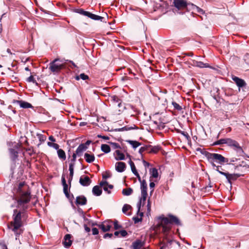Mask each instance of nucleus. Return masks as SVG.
I'll return each mask as SVG.
<instances>
[{"instance_id": "f257e3e1", "label": "nucleus", "mask_w": 249, "mask_h": 249, "mask_svg": "<svg viewBox=\"0 0 249 249\" xmlns=\"http://www.w3.org/2000/svg\"><path fill=\"white\" fill-rule=\"evenodd\" d=\"M24 204H23L21 206L22 208L20 210H14L12 215L13 221L11 222L10 225L8 226V228L11 229L14 232L16 237H18L22 233L23 231L20 229V228L23 225V221L25 220L28 217V214L26 211L28 207L24 205Z\"/></svg>"}, {"instance_id": "f03ea898", "label": "nucleus", "mask_w": 249, "mask_h": 249, "mask_svg": "<svg viewBox=\"0 0 249 249\" xmlns=\"http://www.w3.org/2000/svg\"><path fill=\"white\" fill-rule=\"evenodd\" d=\"M25 182H21L19 183L18 188V192L19 195V198L17 200V207L18 208L23 204H27L30 201L31 198V191L27 187V190L22 189L25 185Z\"/></svg>"}, {"instance_id": "7ed1b4c3", "label": "nucleus", "mask_w": 249, "mask_h": 249, "mask_svg": "<svg viewBox=\"0 0 249 249\" xmlns=\"http://www.w3.org/2000/svg\"><path fill=\"white\" fill-rule=\"evenodd\" d=\"M158 219L160 220L161 224L165 225L174 224L178 226H181L182 224L179 218L175 215L172 214H168L167 217H164L163 215L160 216Z\"/></svg>"}, {"instance_id": "20e7f679", "label": "nucleus", "mask_w": 249, "mask_h": 249, "mask_svg": "<svg viewBox=\"0 0 249 249\" xmlns=\"http://www.w3.org/2000/svg\"><path fill=\"white\" fill-rule=\"evenodd\" d=\"M205 156L207 159H211L212 160H213L215 161L220 164H223L226 163L227 164L230 165V163H229V160L225 158L221 154L205 152Z\"/></svg>"}, {"instance_id": "39448f33", "label": "nucleus", "mask_w": 249, "mask_h": 249, "mask_svg": "<svg viewBox=\"0 0 249 249\" xmlns=\"http://www.w3.org/2000/svg\"><path fill=\"white\" fill-rule=\"evenodd\" d=\"M12 145L9 144L12 147L9 149L10 156L11 160L13 162H15L18 158V154L20 150L21 144L16 142H11Z\"/></svg>"}, {"instance_id": "423d86ee", "label": "nucleus", "mask_w": 249, "mask_h": 249, "mask_svg": "<svg viewBox=\"0 0 249 249\" xmlns=\"http://www.w3.org/2000/svg\"><path fill=\"white\" fill-rule=\"evenodd\" d=\"M221 175L224 176L226 177L227 182L231 185V181H234L238 178L243 176L240 174H230L228 172L221 173Z\"/></svg>"}, {"instance_id": "0eeeda50", "label": "nucleus", "mask_w": 249, "mask_h": 249, "mask_svg": "<svg viewBox=\"0 0 249 249\" xmlns=\"http://www.w3.org/2000/svg\"><path fill=\"white\" fill-rule=\"evenodd\" d=\"M59 59H55L50 63L49 69L53 72H58L62 68V64H56V62L58 61Z\"/></svg>"}, {"instance_id": "6e6552de", "label": "nucleus", "mask_w": 249, "mask_h": 249, "mask_svg": "<svg viewBox=\"0 0 249 249\" xmlns=\"http://www.w3.org/2000/svg\"><path fill=\"white\" fill-rule=\"evenodd\" d=\"M174 6L178 10H183L187 6V0H173Z\"/></svg>"}, {"instance_id": "1a4fd4ad", "label": "nucleus", "mask_w": 249, "mask_h": 249, "mask_svg": "<svg viewBox=\"0 0 249 249\" xmlns=\"http://www.w3.org/2000/svg\"><path fill=\"white\" fill-rule=\"evenodd\" d=\"M12 103L14 104H18L20 107L22 108H33L34 107L31 104L23 100H13Z\"/></svg>"}, {"instance_id": "9d476101", "label": "nucleus", "mask_w": 249, "mask_h": 249, "mask_svg": "<svg viewBox=\"0 0 249 249\" xmlns=\"http://www.w3.org/2000/svg\"><path fill=\"white\" fill-rule=\"evenodd\" d=\"M71 235L70 234H67L65 235L62 244L65 248H69L72 244L71 240Z\"/></svg>"}, {"instance_id": "9b49d317", "label": "nucleus", "mask_w": 249, "mask_h": 249, "mask_svg": "<svg viewBox=\"0 0 249 249\" xmlns=\"http://www.w3.org/2000/svg\"><path fill=\"white\" fill-rule=\"evenodd\" d=\"M91 182V180L88 176H81L79 179V183L83 186H88Z\"/></svg>"}, {"instance_id": "f8f14e48", "label": "nucleus", "mask_w": 249, "mask_h": 249, "mask_svg": "<svg viewBox=\"0 0 249 249\" xmlns=\"http://www.w3.org/2000/svg\"><path fill=\"white\" fill-rule=\"evenodd\" d=\"M145 245V242L139 239H136L133 242L131 245L132 249H141Z\"/></svg>"}, {"instance_id": "ddd939ff", "label": "nucleus", "mask_w": 249, "mask_h": 249, "mask_svg": "<svg viewBox=\"0 0 249 249\" xmlns=\"http://www.w3.org/2000/svg\"><path fill=\"white\" fill-rule=\"evenodd\" d=\"M232 79L239 88L245 87L246 86L245 81L241 78L235 76H233Z\"/></svg>"}, {"instance_id": "4468645a", "label": "nucleus", "mask_w": 249, "mask_h": 249, "mask_svg": "<svg viewBox=\"0 0 249 249\" xmlns=\"http://www.w3.org/2000/svg\"><path fill=\"white\" fill-rule=\"evenodd\" d=\"M75 204L76 205H85L87 204V198L83 195H81L77 196L75 199Z\"/></svg>"}, {"instance_id": "2eb2a0df", "label": "nucleus", "mask_w": 249, "mask_h": 249, "mask_svg": "<svg viewBox=\"0 0 249 249\" xmlns=\"http://www.w3.org/2000/svg\"><path fill=\"white\" fill-rule=\"evenodd\" d=\"M141 194L142 197L140 198L139 201L137 204L138 213H139L140 211L142 204V206L144 205L147 196V193H141Z\"/></svg>"}, {"instance_id": "dca6fc26", "label": "nucleus", "mask_w": 249, "mask_h": 249, "mask_svg": "<svg viewBox=\"0 0 249 249\" xmlns=\"http://www.w3.org/2000/svg\"><path fill=\"white\" fill-rule=\"evenodd\" d=\"M112 221H105L103 224L99 225V227L103 231V232H107L109 231L111 228V225L110 224V223H111Z\"/></svg>"}, {"instance_id": "f3484780", "label": "nucleus", "mask_w": 249, "mask_h": 249, "mask_svg": "<svg viewBox=\"0 0 249 249\" xmlns=\"http://www.w3.org/2000/svg\"><path fill=\"white\" fill-rule=\"evenodd\" d=\"M126 164L122 161L117 162L115 164V170L119 173H122L125 170Z\"/></svg>"}, {"instance_id": "a211bd4d", "label": "nucleus", "mask_w": 249, "mask_h": 249, "mask_svg": "<svg viewBox=\"0 0 249 249\" xmlns=\"http://www.w3.org/2000/svg\"><path fill=\"white\" fill-rule=\"evenodd\" d=\"M88 17L92 19L95 20H100L101 21L103 22H107L106 19L105 18L103 17H101L98 15H95L94 14H92L90 12H89L88 15Z\"/></svg>"}, {"instance_id": "6ab92c4d", "label": "nucleus", "mask_w": 249, "mask_h": 249, "mask_svg": "<svg viewBox=\"0 0 249 249\" xmlns=\"http://www.w3.org/2000/svg\"><path fill=\"white\" fill-rule=\"evenodd\" d=\"M231 148L235 150L239 156H242L243 154H245L242 147L237 141L234 143Z\"/></svg>"}, {"instance_id": "aec40b11", "label": "nucleus", "mask_w": 249, "mask_h": 249, "mask_svg": "<svg viewBox=\"0 0 249 249\" xmlns=\"http://www.w3.org/2000/svg\"><path fill=\"white\" fill-rule=\"evenodd\" d=\"M87 149V146H86L85 144H83V143H81L77 148L75 152L76 153L78 157H81L83 155V152Z\"/></svg>"}, {"instance_id": "412c9836", "label": "nucleus", "mask_w": 249, "mask_h": 249, "mask_svg": "<svg viewBox=\"0 0 249 249\" xmlns=\"http://www.w3.org/2000/svg\"><path fill=\"white\" fill-rule=\"evenodd\" d=\"M92 193L93 195L98 196L102 195V190L100 188L99 186L96 185L93 187Z\"/></svg>"}, {"instance_id": "4be33fe9", "label": "nucleus", "mask_w": 249, "mask_h": 249, "mask_svg": "<svg viewBox=\"0 0 249 249\" xmlns=\"http://www.w3.org/2000/svg\"><path fill=\"white\" fill-rule=\"evenodd\" d=\"M61 181L63 187V192L67 193V192H68V190L70 189L71 186H70L69 187L68 185L67 184L65 177L64 174H63L62 176Z\"/></svg>"}, {"instance_id": "5701e85b", "label": "nucleus", "mask_w": 249, "mask_h": 249, "mask_svg": "<svg viewBox=\"0 0 249 249\" xmlns=\"http://www.w3.org/2000/svg\"><path fill=\"white\" fill-rule=\"evenodd\" d=\"M116 154V156L115 157V159L116 160H122L125 159L124 155L122 153L120 150H116L114 154Z\"/></svg>"}, {"instance_id": "b1692460", "label": "nucleus", "mask_w": 249, "mask_h": 249, "mask_svg": "<svg viewBox=\"0 0 249 249\" xmlns=\"http://www.w3.org/2000/svg\"><path fill=\"white\" fill-rule=\"evenodd\" d=\"M84 158L86 162L88 163H91L95 160V157L93 154L90 155L87 153L84 154Z\"/></svg>"}, {"instance_id": "393cba45", "label": "nucleus", "mask_w": 249, "mask_h": 249, "mask_svg": "<svg viewBox=\"0 0 249 249\" xmlns=\"http://www.w3.org/2000/svg\"><path fill=\"white\" fill-rule=\"evenodd\" d=\"M64 193L66 197L69 200L72 208L73 209H75L76 207L74 205L73 202V199H74V196H73V194L70 195L69 194V192H67V193Z\"/></svg>"}, {"instance_id": "a878e982", "label": "nucleus", "mask_w": 249, "mask_h": 249, "mask_svg": "<svg viewBox=\"0 0 249 249\" xmlns=\"http://www.w3.org/2000/svg\"><path fill=\"white\" fill-rule=\"evenodd\" d=\"M141 193H147V185L145 180L143 179L141 183Z\"/></svg>"}, {"instance_id": "bb28decb", "label": "nucleus", "mask_w": 249, "mask_h": 249, "mask_svg": "<svg viewBox=\"0 0 249 249\" xmlns=\"http://www.w3.org/2000/svg\"><path fill=\"white\" fill-rule=\"evenodd\" d=\"M187 6H186L185 9L188 11H192V13H194L195 10V8L196 5L189 1L187 2Z\"/></svg>"}, {"instance_id": "cd10ccee", "label": "nucleus", "mask_w": 249, "mask_h": 249, "mask_svg": "<svg viewBox=\"0 0 249 249\" xmlns=\"http://www.w3.org/2000/svg\"><path fill=\"white\" fill-rule=\"evenodd\" d=\"M56 150L58 157L63 160H65L66 158L65 151L63 149H59V148L58 149Z\"/></svg>"}, {"instance_id": "c85d7f7f", "label": "nucleus", "mask_w": 249, "mask_h": 249, "mask_svg": "<svg viewBox=\"0 0 249 249\" xmlns=\"http://www.w3.org/2000/svg\"><path fill=\"white\" fill-rule=\"evenodd\" d=\"M128 163L130 166L131 170L132 172L134 174V175L135 176L136 175H138L139 173L137 172L135 164L131 160V159L128 161Z\"/></svg>"}, {"instance_id": "c756f323", "label": "nucleus", "mask_w": 249, "mask_h": 249, "mask_svg": "<svg viewBox=\"0 0 249 249\" xmlns=\"http://www.w3.org/2000/svg\"><path fill=\"white\" fill-rule=\"evenodd\" d=\"M101 149L102 151L106 154L109 153L111 150L110 146L106 144H102L101 146Z\"/></svg>"}, {"instance_id": "7c9ffc66", "label": "nucleus", "mask_w": 249, "mask_h": 249, "mask_svg": "<svg viewBox=\"0 0 249 249\" xmlns=\"http://www.w3.org/2000/svg\"><path fill=\"white\" fill-rule=\"evenodd\" d=\"M128 143L132 145L133 148L136 149L142 144L141 142L136 141L128 140L126 141Z\"/></svg>"}, {"instance_id": "2f4dec72", "label": "nucleus", "mask_w": 249, "mask_h": 249, "mask_svg": "<svg viewBox=\"0 0 249 249\" xmlns=\"http://www.w3.org/2000/svg\"><path fill=\"white\" fill-rule=\"evenodd\" d=\"M133 193V189L131 188H127L124 189L122 190V194L124 196H128L131 195Z\"/></svg>"}, {"instance_id": "473e14b6", "label": "nucleus", "mask_w": 249, "mask_h": 249, "mask_svg": "<svg viewBox=\"0 0 249 249\" xmlns=\"http://www.w3.org/2000/svg\"><path fill=\"white\" fill-rule=\"evenodd\" d=\"M196 64H197L196 67L200 68L211 67L210 66L208 63H204L201 61H198V62Z\"/></svg>"}, {"instance_id": "72a5a7b5", "label": "nucleus", "mask_w": 249, "mask_h": 249, "mask_svg": "<svg viewBox=\"0 0 249 249\" xmlns=\"http://www.w3.org/2000/svg\"><path fill=\"white\" fill-rule=\"evenodd\" d=\"M159 173L158 170L156 168H153L151 171V176L154 178H157L158 177Z\"/></svg>"}, {"instance_id": "f704fd0d", "label": "nucleus", "mask_w": 249, "mask_h": 249, "mask_svg": "<svg viewBox=\"0 0 249 249\" xmlns=\"http://www.w3.org/2000/svg\"><path fill=\"white\" fill-rule=\"evenodd\" d=\"M172 105L174 107V109L178 111H181L182 109V107L175 101L172 102Z\"/></svg>"}, {"instance_id": "c9c22d12", "label": "nucleus", "mask_w": 249, "mask_h": 249, "mask_svg": "<svg viewBox=\"0 0 249 249\" xmlns=\"http://www.w3.org/2000/svg\"><path fill=\"white\" fill-rule=\"evenodd\" d=\"M226 139H221L215 142H214L212 145H221L223 144H226Z\"/></svg>"}, {"instance_id": "e433bc0d", "label": "nucleus", "mask_w": 249, "mask_h": 249, "mask_svg": "<svg viewBox=\"0 0 249 249\" xmlns=\"http://www.w3.org/2000/svg\"><path fill=\"white\" fill-rule=\"evenodd\" d=\"M151 149L148 152L150 153H157L160 149V147L159 146H154L150 147Z\"/></svg>"}, {"instance_id": "4c0bfd02", "label": "nucleus", "mask_w": 249, "mask_h": 249, "mask_svg": "<svg viewBox=\"0 0 249 249\" xmlns=\"http://www.w3.org/2000/svg\"><path fill=\"white\" fill-rule=\"evenodd\" d=\"M75 12L77 13L85 16L86 17L88 16V13L89 12L88 11H85L82 9H77L75 10Z\"/></svg>"}, {"instance_id": "58836bf2", "label": "nucleus", "mask_w": 249, "mask_h": 249, "mask_svg": "<svg viewBox=\"0 0 249 249\" xmlns=\"http://www.w3.org/2000/svg\"><path fill=\"white\" fill-rule=\"evenodd\" d=\"M235 142L236 141L230 138H227L226 141V144H227L229 146L231 147Z\"/></svg>"}, {"instance_id": "ea45409f", "label": "nucleus", "mask_w": 249, "mask_h": 249, "mask_svg": "<svg viewBox=\"0 0 249 249\" xmlns=\"http://www.w3.org/2000/svg\"><path fill=\"white\" fill-rule=\"evenodd\" d=\"M47 144L49 146L53 147L55 150L58 149L59 147V145L58 144L50 142H48Z\"/></svg>"}, {"instance_id": "a19ab883", "label": "nucleus", "mask_w": 249, "mask_h": 249, "mask_svg": "<svg viewBox=\"0 0 249 249\" xmlns=\"http://www.w3.org/2000/svg\"><path fill=\"white\" fill-rule=\"evenodd\" d=\"M124 127V130L125 131H129L132 129H138L139 128L137 127L135 124H133V125L131 126H125Z\"/></svg>"}, {"instance_id": "79ce46f5", "label": "nucleus", "mask_w": 249, "mask_h": 249, "mask_svg": "<svg viewBox=\"0 0 249 249\" xmlns=\"http://www.w3.org/2000/svg\"><path fill=\"white\" fill-rule=\"evenodd\" d=\"M131 208V206L130 205L125 204L123 207L122 212L124 213H126V212Z\"/></svg>"}, {"instance_id": "37998d69", "label": "nucleus", "mask_w": 249, "mask_h": 249, "mask_svg": "<svg viewBox=\"0 0 249 249\" xmlns=\"http://www.w3.org/2000/svg\"><path fill=\"white\" fill-rule=\"evenodd\" d=\"M178 132V133L181 134L182 135L184 136L188 141L190 140L191 138L189 136V134L187 133V132L181 130H179Z\"/></svg>"}, {"instance_id": "c03bdc74", "label": "nucleus", "mask_w": 249, "mask_h": 249, "mask_svg": "<svg viewBox=\"0 0 249 249\" xmlns=\"http://www.w3.org/2000/svg\"><path fill=\"white\" fill-rule=\"evenodd\" d=\"M111 100L113 101L114 102L116 103H118V107H120V105L121 104V103H119L120 99L116 95H113L111 97Z\"/></svg>"}, {"instance_id": "a18cd8bd", "label": "nucleus", "mask_w": 249, "mask_h": 249, "mask_svg": "<svg viewBox=\"0 0 249 249\" xmlns=\"http://www.w3.org/2000/svg\"><path fill=\"white\" fill-rule=\"evenodd\" d=\"M114 225V229L116 230L122 228V225L118 224V221L117 220H114L113 222Z\"/></svg>"}, {"instance_id": "49530a36", "label": "nucleus", "mask_w": 249, "mask_h": 249, "mask_svg": "<svg viewBox=\"0 0 249 249\" xmlns=\"http://www.w3.org/2000/svg\"><path fill=\"white\" fill-rule=\"evenodd\" d=\"M26 81L28 82H32L36 85H38L36 80L35 79V78L32 75H30L28 78H27L26 79Z\"/></svg>"}, {"instance_id": "de8ad7c7", "label": "nucleus", "mask_w": 249, "mask_h": 249, "mask_svg": "<svg viewBox=\"0 0 249 249\" xmlns=\"http://www.w3.org/2000/svg\"><path fill=\"white\" fill-rule=\"evenodd\" d=\"M77 212L79 213L80 216L82 217L84 219V220H85V213L83 210L81 208L78 207L77 209Z\"/></svg>"}, {"instance_id": "09e8293b", "label": "nucleus", "mask_w": 249, "mask_h": 249, "mask_svg": "<svg viewBox=\"0 0 249 249\" xmlns=\"http://www.w3.org/2000/svg\"><path fill=\"white\" fill-rule=\"evenodd\" d=\"M109 143H110L113 149H118V148H121V146L120 144L116 142H108Z\"/></svg>"}, {"instance_id": "8fccbe9b", "label": "nucleus", "mask_w": 249, "mask_h": 249, "mask_svg": "<svg viewBox=\"0 0 249 249\" xmlns=\"http://www.w3.org/2000/svg\"><path fill=\"white\" fill-rule=\"evenodd\" d=\"M194 12H197L198 13H199L200 14H204L205 13L204 11L201 8H199V7L197 6L196 5V7L195 8V10Z\"/></svg>"}, {"instance_id": "3c124183", "label": "nucleus", "mask_w": 249, "mask_h": 249, "mask_svg": "<svg viewBox=\"0 0 249 249\" xmlns=\"http://www.w3.org/2000/svg\"><path fill=\"white\" fill-rule=\"evenodd\" d=\"M172 240H169L168 241L167 244H163L161 247H163L164 249H168L170 248V247L172 244Z\"/></svg>"}, {"instance_id": "603ef678", "label": "nucleus", "mask_w": 249, "mask_h": 249, "mask_svg": "<svg viewBox=\"0 0 249 249\" xmlns=\"http://www.w3.org/2000/svg\"><path fill=\"white\" fill-rule=\"evenodd\" d=\"M8 70H9V71H10V73H9V76L12 77V79H13V80H15V81H18V77H16V76H15L14 75V74H13L15 72H13V71L11 70V69L10 68H9L8 69Z\"/></svg>"}, {"instance_id": "864d4df0", "label": "nucleus", "mask_w": 249, "mask_h": 249, "mask_svg": "<svg viewBox=\"0 0 249 249\" xmlns=\"http://www.w3.org/2000/svg\"><path fill=\"white\" fill-rule=\"evenodd\" d=\"M132 219L135 224L138 223L139 222H141L142 221V217L139 218L137 216H134Z\"/></svg>"}, {"instance_id": "5fc2aeb1", "label": "nucleus", "mask_w": 249, "mask_h": 249, "mask_svg": "<svg viewBox=\"0 0 249 249\" xmlns=\"http://www.w3.org/2000/svg\"><path fill=\"white\" fill-rule=\"evenodd\" d=\"M37 136L39 141L41 142H43L46 140V137L42 134H38Z\"/></svg>"}, {"instance_id": "6e6d98bb", "label": "nucleus", "mask_w": 249, "mask_h": 249, "mask_svg": "<svg viewBox=\"0 0 249 249\" xmlns=\"http://www.w3.org/2000/svg\"><path fill=\"white\" fill-rule=\"evenodd\" d=\"M80 77L83 80H86L89 79V77L88 75H86L84 73H81L80 74Z\"/></svg>"}, {"instance_id": "4d7b16f0", "label": "nucleus", "mask_w": 249, "mask_h": 249, "mask_svg": "<svg viewBox=\"0 0 249 249\" xmlns=\"http://www.w3.org/2000/svg\"><path fill=\"white\" fill-rule=\"evenodd\" d=\"M119 232L121 236L123 237H126L128 234L127 231L124 230L119 231Z\"/></svg>"}, {"instance_id": "13d9d810", "label": "nucleus", "mask_w": 249, "mask_h": 249, "mask_svg": "<svg viewBox=\"0 0 249 249\" xmlns=\"http://www.w3.org/2000/svg\"><path fill=\"white\" fill-rule=\"evenodd\" d=\"M244 59L246 63L249 65V53H246L244 55Z\"/></svg>"}, {"instance_id": "bf43d9fd", "label": "nucleus", "mask_w": 249, "mask_h": 249, "mask_svg": "<svg viewBox=\"0 0 249 249\" xmlns=\"http://www.w3.org/2000/svg\"><path fill=\"white\" fill-rule=\"evenodd\" d=\"M150 189L151 190L150 193H152L154 191V188L155 186V184L154 182H150L149 184Z\"/></svg>"}, {"instance_id": "052dcab7", "label": "nucleus", "mask_w": 249, "mask_h": 249, "mask_svg": "<svg viewBox=\"0 0 249 249\" xmlns=\"http://www.w3.org/2000/svg\"><path fill=\"white\" fill-rule=\"evenodd\" d=\"M198 62L197 61H196L195 60L191 59V62H189V64L193 66L196 67L197 64H196Z\"/></svg>"}, {"instance_id": "680f3d73", "label": "nucleus", "mask_w": 249, "mask_h": 249, "mask_svg": "<svg viewBox=\"0 0 249 249\" xmlns=\"http://www.w3.org/2000/svg\"><path fill=\"white\" fill-rule=\"evenodd\" d=\"M167 225L164 224V225L162 226V230L164 232H167L170 230V228L168 227Z\"/></svg>"}, {"instance_id": "e2e57ef3", "label": "nucleus", "mask_w": 249, "mask_h": 249, "mask_svg": "<svg viewBox=\"0 0 249 249\" xmlns=\"http://www.w3.org/2000/svg\"><path fill=\"white\" fill-rule=\"evenodd\" d=\"M147 213H150V211H151V203L150 200L148 199L147 201Z\"/></svg>"}, {"instance_id": "0e129e2a", "label": "nucleus", "mask_w": 249, "mask_h": 249, "mask_svg": "<svg viewBox=\"0 0 249 249\" xmlns=\"http://www.w3.org/2000/svg\"><path fill=\"white\" fill-rule=\"evenodd\" d=\"M209 162H210L211 165L213 167V168L214 169L217 166L216 165V164L214 163L215 161L213 160H212L211 159H208Z\"/></svg>"}, {"instance_id": "69168bd1", "label": "nucleus", "mask_w": 249, "mask_h": 249, "mask_svg": "<svg viewBox=\"0 0 249 249\" xmlns=\"http://www.w3.org/2000/svg\"><path fill=\"white\" fill-rule=\"evenodd\" d=\"M74 166L72 164H69V171L70 174L71 175V174H74Z\"/></svg>"}, {"instance_id": "338daca9", "label": "nucleus", "mask_w": 249, "mask_h": 249, "mask_svg": "<svg viewBox=\"0 0 249 249\" xmlns=\"http://www.w3.org/2000/svg\"><path fill=\"white\" fill-rule=\"evenodd\" d=\"M92 232L93 235H97L99 233V231L96 228H93L92 229Z\"/></svg>"}, {"instance_id": "774afa93", "label": "nucleus", "mask_w": 249, "mask_h": 249, "mask_svg": "<svg viewBox=\"0 0 249 249\" xmlns=\"http://www.w3.org/2000/svg\"><path fill=\"white\" fill-rule=\"evenodd\" d=\"M97 137L99 138H102V139L106 140H107L109 139V137H108L107 136L102 135L100 134L98 135Z\"/></svg>"}]
</instances>
